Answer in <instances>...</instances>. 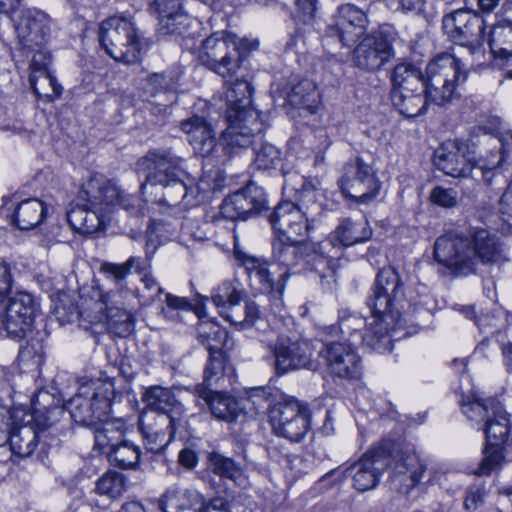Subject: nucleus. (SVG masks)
Segmentation results:
<instances>
[{"label":"nucleus","mask_w":512,"mask_h":512,"mask_svg":"<svg viewBox=\"0 0 512 512\" xmlns=\"http://www.w3.org/2000/svg\"><path fill=\"white\" fill-rule=\"evenodd\" d=\"M379 320V316L374 317V322L370 324L369 328H366V320L361 315L351 312L348 309L339 310L338 314V326H330L327 329L330 333H337L338 330L343 335H347L352 344H362L376 351L372 346L363 340V336L366 334L374 335L376 322Z\"/></svg>","instance_id":"obj_28"},{"label":"nucleus","mask_w":512,"mask_h":512,"mask_svg":"<svg viewBox=\"0 0 512 512\" xmlns=\"http://www.w3.org/2000/svg\"><path fill=\"white\" fill-rule=\"evenodd\" d=\"M462 411L468 417L469 420L476 423H483V425L498 409L501 404L494 398H476L468 402H461Z\"/></svg>","instance_id":"obj_51"},{"label":"nucleus","mask_w":512,"mask_h":512,"mask_svg":"<svg viewBox=\"0 0 512 512\" xmlns=\"http://www.w3.org/2000/svg\"><path fill=\"white\" fill-rule=\"evenodd\" d=\"M485 443L506 448L512 442V425L509 415L500 406L483 425Z\"/></svg>","instance_id":"obj_35"},{"label":"nucleus","mask_w":512,"mask_h":512,"mask_svg":"<svg viewBox=\"0 0 512 512\" xmlns=\"http://www.w3.org/2000/svg\"><path fill=\"white\" fill-rule=\"evenodd\" d=\"M391 98L398 111L408 117H417L424 114L430 101L425 95V89L409 91H391Z\"/></svg>","instance_id":"obj_36"},{"label":"nucleus","mask_w":512,"mask_h":512,"mask_svg":"<svg viewBox=\"0 0 512 512\" xmlns=\"http://www.w3.org/2000/svg\"><path fill=\"white\" fill-rule=\"evenodd\" d=\"M309 244L304 239L275 235L272 241V258L279 265L290 269L306 255Z\"/></svg>","instance_id":"obj_30"},{"label":"nucleus","mask_w":512,"mask_h":512,"mask_svg":"<svg viewBox=\"0 0 512 512\" xmlns=\"http://www.w3.org/2000/svg\"><path fill=\"white\" fill-rule=\"evenodd\" d=\"M37 307L38 304L30 293L18 291L9 299L6 309L15 313L16 317L34 322Z\"/></svg>","instance_id":"obj_55"},{"label":"nucleus","mask_w":512,"mask_h":512,"mask_svg":"<svg viewBox=\"0 0 512 512\" xmlns=\"http://www.w3.org/2000/svg\"><path fill=\"white\" fill-rule=\"evenodd\" d=\"M8 441L13 455L25 458L36 448L38 434L30 426L14 427L10 430Z\"/></svg>","instance_id":"obj_44"},{"label":"nucleus","mask_w":512,"mask_h":512,"mask_svg":"<svg viewBox=\"0 0 512 512\" xmlns=\"http://www.w3.org/2000/svg\"><path fill=\"white\" fill-rule=\"evenodd\" d=\"M392 91L421 90L425 87L422 71L413 63H398L392 72Z\"/></svg>","instance_id":"obj_39"},{"label":"nucleus","mask_w":512,"mask_h":512,"mask_svg":"<svg viewBox=\"0 0 512 512\" xmlns=\"http://www.w3.org/2000/svg\"><path fill=\"white\" fill-rule=\"evenodd\" d=\"M34 322L16 317L15 313L5 309L0 312V335L13 340H22L26 338L33 329Z\"/></svg>","instance_id":"obj_47"},{"label":"nucleus","mask_w":512,"mask_h":512,"mask_svg":"<svg viewBox=\"0 0 512 512\" xmlns=\"http://www.w3.org/2000/svg\"><path fill=\"white\" fill-rule=\"evenodd\" d=\"M467 145L462 141L446 142L434 151L435 166L451 177L464 176L473 171V162L467 158Z\"/></svg>","instance_id":"obj_21"},{"label":"nucleus","mask_w":512,"mask_h":512,"mask_svg":"<svg viewBox=\"0 0 512 512\" xmlns=\"http://www.w3.org/2000/svg\"><path fill=\"white\" fill-rule=\"evenodd\" d=\"M136 201L102 175H94L82 185L76 203L67 211V221L74 231L90 235L101 228L102 213L109 207L133 212Z\"/></svg>","instance_id":"obj_4"},{"label":"nucleus","mask_w":512,"mask_h":512,"mask_svg":"<svg viewBox=\"0 0 512 512\" xmlns=\"http://www.w3.org/2000/svg\"><path fill=\"white\" fill-rule=\"evenodd\" d=\"M245 62L246 55L237 47L221 56L207 69L220 76L224 81H228L233 79L234 76H238L242 71L248 70Z\"/></svg>","instance_id":"obj_42"},{"label":"nucleus","mask_w":512,"mask_h":512,"mask_svg":"<svg viewBox=\"0 0 512 512\" xmlns=\"http://www.w3.org/2000/svg\"><path fill=\"white\" fill-rule=\"evenodd\" d=\"M391 447L389 441L372 446L357 462L341 472L340 480L351 475L354 487L358 491L374 489L379 484L382 473L391 463Z\"/></svg>","instance_id":"obj_8"},{"label":"nucleus","mask_w":512,"mask_h":512,"mask_svg":"<svg viewBox=\"0 0 512 512\" xmlns=\"http://www.w3.org/2000/svg\"><path fill=\"white\" fill-rule=\"evenodd\" d=\"M107 454L115 465L123 469H133L140 461L141 451L132 441L121 440L113 444V448L108 450Z\"/></svg>","instance_id":"obj_48"},{"label":"nucleus","mask_w":512,"mask_h":512,"mask_svg":"<svg viewBox=\"0 0 512 512\" xmlns=\"http://www.w3.org/2000/svg\"><path fill=\"white\" fill-rule=\"evenodd\" d=\"M272 355L277 375H284L300 369L315 370L317 366L312 359L310 344L300 338L279 335L272 348Z\"/></svg>","instance_id":"obj_10"},{"label":"nucleus","mask_w":512,"mask_h":512,"mask_svg":"<svg viewBox=\"0 0 512 512\" xmlns=\"http://www.w3.org/2000/svg\"><path fill=\"white\" fill-rule=\"evenodd\" d=\"M202 495L193 489L169 488L159 499L162 512H200Z\"/></svg>","instance_id":"obj_29"},{"label":"nucleus","mask_w":512,"mask_h":512,"mask_svg":"<svg viewBox=\"0 0 512 512\" xmlns=\"http://www.w3.org/2000/svg\"><path fill=\"white\" fill-rule=\"evenodd\" d=\"M224 84L227 108H232V106L240 108L241 105L250 104L253 88L247 71H242L238 76H234L233 79L224 81Z\"/></svg>","instance_id":"obj_41"},{"label":"nucleus","mask_w":512,"mask_h":512,"mask_svg":"<svg viewBox=\"0 0 512 512\" xmlns=\"http://www.w3.org/2000/svg\"><path fill=\"white\" fill-rule=\"evenodd\" d=\"M180 129L187 135L189 143L196 154L207 157L215 146V132L205 118L193 115L180 122Z\"/></svg>","instance_id":"obj_27"},{"label":"nucleus","mask_w":512,"mask_h":512,"mask_svg":"<svg viewBox=\"0 0 512 512\" xmlns=\"http://www.w3.org/2000/svg\"><path fill=\"white\" fill-rule=\"evenodd\" d=\"M426 470L425 461L415 451H401L394 461L389 477L390 489L408 497L410 492L419 485Z\"/></svg>","instance_id":"obj_13"},{"label":"nucleus","mask_w":512,"mask_h":512,"mask_svg":"<svg viewBox=\"0 0 512 512\" xmlns=\"http://www.w3.org/2000/svg\"><path fill=\"white\" fill-rule=\"evenodd\" d=\"M184 67L178 63L160 73L150 74L144 84V92L150 96L173 94L182 84Z\"/></svg>","instance_id":"obj_31"},{"label":"nucleus","mask_w":512,"mask_h":512,"mask_svg":"<svg viewBox=\"0 0 512 512\" xmlns=\"http://www.w3.org/2000/svg\"><path fill=\"white\" fill-rule=\"evenodd\" d=\"M343 248H346V246L339 243L338 239H333L332 232L326 239L317 244L315 252L319 253L324 258L334 260L341 256Z\"/></svg>","instance_id":"obj_64"},{"label":"nucleus","mask_w":512,"mask_h":512,"mask_svg":"<svg viewBox=\"0 0 512 512\" xmlns=\"http://www.w3.org/2000/svg\"><path fill=\"white\" fill-rule=\"evenodd\" d=\"M46 215L44 203L36 198L18 204L13 214V224L20 230H30L39 225Z\"/></svg>","instance_id":"obj_38"},{"label":"nucleus","mask_w":512,"mask_h":512,"mask_svg":"<svg viewBox=\"0 0 512 512\" xmlns=\"http://www.w3.org/2000/svg\"><path fill=\"white\" fill-rule=\"evenodd\" d=\"M127 490L126 477L116 471H108L96 482L94 491L112 500L120 498Z\"/></svg>","instance_id":"obj_53"},{"label":"nucleus","mask_w":512,"mask_h":512,"mask_svg":"<svg viewBox=\"0 0 512 512\" xmlns=\"http://www.w3.org/2000/svg\"><path fill=\"white\" fill-rule=\"evenodd\" d=\"M460 83H445L425 85V95L428 97L430 103L438 106L450 103L453 99L459 96L457 88Z\"/></svg>","instance_id":"obj_56"},{"label":"nucleus","mask_w":512,"mask_h":512,"mask_svg":"<svg viewBox=\"0 0 512 512\" xmlns=\"http://www.w3.org/2000/svg\"><path fill=\"white\" fill-rule=\"evenodd\" d=\"M29 69V83L34 93L39 97L52 99L60 95L61 86L48 70L51 62L50 53L42 46L34 47Z\"/></svg>","instance_id":"obj_20"},{"label":"nucleus","mask_w":512,"mask_h":512,"mask_svg":"<svg viewBox=\"0 0 512 512\" xmlns=\"http://www.w3.org/2000/svg\"><path fill=\"white\" fill-rule=\"evenodd\" d=\"M319 98L316 85L307 79L300 81L288 94V102L291 106L305 109L311 114L315 113Z\"/></svg>","instance_id":"obj_45"},{"label":"nucleus","mask_w":512,"mask_h":512,"mask_svg":"<svg viewBox=\"0 0 512 512\" xmlns=\"http://www.w3.org/2000/svg\"><path fill=\"white\" fill-rule=\"evenodd\" d=\"M121 433L118 431L112 423H105L102 427L96 428L94 434L95 445L99 449L113 448V444L118 443Z\"/></svg>","instance_id":"obj_60"},{"label":"nucleus","mask_w":512,"mask_h":512,"mask_svg":"<svg viewBox=\"0 0 512 512\" xmlns=\"http://www.w3.org/2000/svg\"><path fill=\"white\" fill-rule=\"evenodd\" d=\"M250 281L258 285V290L262 293H272L274 291V280L271 276L267 264L259 259L247 256L243 259Z\"/></svg>","instance_id":"obj_50"},{"label":"nucleus","mask_w":512,"mask_h":512,"mask_svg":"<svg viewBox=\"0 0 512 512\" xmlns=\"http://www.w3.org/2000/svg\"><path fill=\"white\" fill-rule=\"evenodd\" d=\"M113 395V385L110 382L90 381L80 386L79 391L65 403L64 409L75 423L83 426L95 425L106 418Z\"/></svg>","instance_id":"obj_6"},{"label":"nucleus","mask_w":512,"mask_h":512,"mask_svg":"<svg viewBox=\"0 0 512 512\" xmlns=\"http://www.w3.org/2000/svg\"><path fill=\"white\" fill-rule=\"evenodd\" d=\"M192 309L191 302L185 297L166 294V307L162 308L163 316L170 320H175L178 316L174 311H190Z\"/></svg>","instance_id":"obj_62"},{"label":"nucleus","mask_w":512,"mask_h":512,"mask_svg":"<svg viewBox=\"0 0 512 512\" xmlns=\"http://www.w3.org/2000/svg\"><path fill=\"white\" fill-rule=\"evenodd\" d=\"M236 300L228 303L225 308L219 311V314L235 326L248 328L255 324L260 318L258 305L251 300Z\"/></svg>","instance_id":"obj_37"},{"label":"nucleus","mask_w":512,"mask_h":512,"mask_svg":"<svg viewBox=\"0 0 512 512\" xmlns=\"http://www.w3.org/2000/svg\"><path fill=\"white\" fill-rule=\"evenodd\" d=\"M310 214L294 205L292 201H282L269 216L275 235L304 239L312 226Z\"/></svg>","instance_id":"obj_14"},{"label":"nucleus","mask_w":512,"mask_h":512,"mask_svg":"<svg viewBox=\"0 0 512 512\" xmlns=\"http://www.w3.org/2000/svg\"><path fill=\"white\" fill-rule=\"evenodd\" d=\"M255 135L251 132L241 129L235 123H228L227 128L221 135V144L224 153L228 157L238 154L242 149L248 148L253 141Z\"/></svg>","instance_id":"obj_46"},{"label":"nucleus","mask_w":512,"mask_h":512,"mask_svg":"<svg viewBox=\"0 0 512 512\" xmlns=\"http://www.w3.org/2000/svg\"><path fill=\"white\" fill-rule=\"evenodd\" d=\"M19 43L27 49L42 46L49 37L51 20L49 16L37 9L22 12L15 27Z\"/></svg>","instance_id":"obj_18"},{"label":"nucleus","mask_w":512,"mask_h":512,"mask_svg":"<svg viewBox=\"0 0 512 512\" xmlns=\"http://www.w3.org/2000/svg\"><path fill=\"white\" fill-rule=\"evenodd\" d=\"M369 20L366 13L353 4L341 5L337 10L336 26L330 27L331 35H337L343 46H351L364 35Z\"/></svg>","instance_id":"obj_19"},{"label":"nucleus","mask_w":512,"mask_h":512,"mask_svg":"<svg viewBox=\"0 0 512 512\" xmlns=\"http://www.w3.org/2000/svg\"><path fill=\"white\" fill-rule=\"evenodd\" d=\"M208 463L212 472L221 478L236 482L244 475V468L240 463L219 452L210 453Z\"/></svg>","instance_id":"obj_52"},{"label":"nucleus","mask_w":512,"mask_h":512,"mask_svg":"<svg viewBox=\"0 0 512 512\" xmlns=\"http://www.w3.org/2000/svg\"><path fill=\"white\" fill-rule=\"evenodd\" d=\"M405 300V286L395 268L384 267L376 275L373 293L367 301L376 322L374 335L366 334L363 340L376 352H390L397 330L403 327L400 309Z\"/></svg>","instance_id":"obj_3"},{"label":"nucleus","mask_w":512,"mask_h":512,"mask_svg":"<svg viewBox=\"0 0 512 512\" xmlns=\"http://www.w3.org/2000/svg\"><path fill=\"white\" fill-rule=\"evenodd\" d=\"M142 288L137 289V296L144 305L154 302L163 293L159 283L148 273L141 278Z\"/></svg>","instance_id":"obj_59"},{"label":"nucleus","mask_w":512,"mask_h":512,"mask_svg":"<svg viewBox=\"0 0 512 512\" xmlns=\"http://www.w3.org/2000/svg\"><path fill=\"white\" fill-rule=\"evenodd\" d=\"M468 72L460 59L450 53L435 56L426 66L425 85L462 83L467 80Z\"/></svg>","instance_id":"obj_23"},{"label":"nucleus","mask_w":512,"mask_h":512,"mask_svg":"<svg viewBox=\"0 0 512 512\" xmlns=\"http://www.w3.org/2000/svg\"><path fill=\"white\" fill-rule=\"evenodd\" d=\"M184 159L171 148H153L137 161V170L145 175L140 186L142 195H154V203L168 209L182 211L195 198L181 180Z\"/></svg>","instance_id":"obj_1"},{"label":"nucleus","mask_w":512,"mask_h":512,"mask_svg":"<svg viewBox=\"0 0 512 512\" xmlns=\"http://www.w3.org/2000/svg\"><path fill=\"white\" fill-rule=\"evenodd\" d=\"M372 234V228L366 218H345L333 231V239H338L339 243L350 247L368 241Z\"/></svg>","instance_id":"obj_34"},{"label":"nucleus","mask_w":512,"mask_h":512,"mask_svg":"<svg viewBox=\"0 0 512 512\" xmlns=\"http://www.w3.org/2000/svg\"><path fill=\"white\" fill-rule=\"evenodd\" d=\"M351 344L327 341L320 354L325 358L330 372L344 379H358L362 373L361 359Z\"/></svg>","instance_id":"obj_17"},{"label":"nucleus","mask_w":512,"mask_h":512,"mask_svg":"<svg viewBox=\"0 0 512 512\" xmlns=\"http://www.w3.org/2000/svg\"><path fill=\"white\" fill-rule=\"evenodd\" d=\"M237 47H239V44L235 36H230L225 32H217L203 40L198 58L201 64L208 68L221 56Z\"/></svg>","instance_id":"obj_32"},{"label":"nucleus","mask_w":512,"mask_h":512,"mask_svg":"<svg viewBox=\"0 0 512 512\" xmlns=\"http://www.w3.org/2000/svg\"><path fill=\"white\" fill-rule=\"evenodd\" d=\"M307 406L291 396H282L269 411L273 432L291 442L301 441L310 429Z\"/></svg>","instance_id":"obj_7"},{"label":"nucleus","mask_w":512,"mask_h":512,"mask_svg":"<svg viewBox=\"0 0 512 512\" xmlns=\"http://www.w3.org/2000/svg\"><path fill=\"white\" fill-rule=\"evenodd\" d=\"M487 489L485 483H475L466 490L464 508L468 511H476L485 503Z\"/></svg>","instance_id":"obj_61"},{"label":"nucleus","mask_w":512,"mask_h":512,"mask_svg":"<svg viewBox=\"0 0 512 512\" xmlns=\"http://www.w3.org/2000/svg\"><path fill=\"white\" fill-rule=\"evenodd\" d=\"M489 46L495 57L507 59L512 56V20L503 19L492 27Z\"/></svg>","instance_id":"obj_43"},{"label":"nucleus","mask_w":512,"mask_h":512,"mask_svg":"<svg viewBox=\"0 0 512 512\" xmlns=\"http://www.w3.org/2000/svg\"><path fill=\"white\" fill-rule=\"evenodd\" d=\"M280 151L279 149L270 144L264 143L255 150L254 165L259 170L274 169L279 164Z\"/></svg>","instance_id":"obj_58"},{"label":"nucleus","mask_w":512,"mask_h":512,"mask_svg":"<svg viewBox=\"0 0 512 512\" xmlns=\"http://www.w3.org/2000/svg\"><path fill=\"white\" fill-rule=\"evenodd\" d=\"M181 426H172L166 415L144 413L139 420L145 447L152 453L161 452Z\"/></svg>","instance_id":"obj_22"},{"label":"nucleus","mask_w":512,"mask_h":512,"mask_svg":"<svg viewBox=\"0 0 512 512\" xmlns=\"http://www.w3.org/2000/svg\"><path fill=\"white\" fill-rule=\"evenodd\" d=\"M142 400L155 415H166L172 426H182L184 423L185 408L170 389L152 386L146 389Z\"/></svg>","instance_id":"obj_24"},{"label":"nucleus","mask_w":512,"mask_h":512,"mask_svg":"<svg viewBox=\"0 0 512 512\" xmlns=\"http://www.w3.org/2000/svg\"><path fill=\"white\" fill-rule=\"evenodd\" d=\"M310 214L294 205L292 201H282L269 216L275 235L304 239L312 226Z\"/></svg>","instance_id":"obj_15"},{"label":"nucleus","mask_w":512,"mask_h":512,"mask_svg":"<svg viewBox=\"0 0 512 512\" xmlns=\"http://www.w3.org/2000/svg\"><path fill=\"white\" fill-rule=\"evenodd\" d=\"M196 389L199 396L208 404L215 418L227 422H232L237 418L241 409L236 399L227 394L216 393L212 389L202 386H197Z\"/></svg>","instance_id":"obj_33"},{"label":"nucleus","mask_w":512,"mask_h":512,"mask_svg":"<svg viewBox=\"0 0 512 512\" xmlns=\"http://www.w3.org/2000/svg\"><path fill=\"white\" fill-rule=\"evenodd\" d=\"M103 302L106 303L108 329L119 337L130 335L134 329L133 315L123 307L110 306L106 299Z\"/></svg>","instance_id":"obj_49"},{"label":"nucleus","mask_w":512,"mask_h":512,"mask_svg":"<svg viewBox=\"0 0 512 512\" xmlns=\"http://www.w3.org/2000/svg\"><path fill=\"white\" fill-rule=\"evenodd\" d=\"M505 449L504 447L485 443L483 458L474 474L476 476H490L492 473L499 471L506 462Z\"/></svg>","instance_id":"obj_54"},{"label":"nucleus","mask_w":512,"mask_h":512,"mask_svg":"<svg viewBox=\"0 0 512 512\" xmlns=\"http://www.w3.org/2000/svg\"><path fill=\"white\" fill-rule=\"evenodd\" d=\"M227 123H235L241 129L251 132L253 135L261 134L266 124L259 111L249 105H241L240 108L232 106L226 110Z\"/></svg>","instance_id":"obj_40"},{"label":"nucleus","mask_w":512,"mask_h":512,"mask_svg":"<svg viewBox=\"0 0 512 512\" xmlns=\"http://www.w3.org/2000/svg\"><path fill=\"white\" fill-rule=\"evenodd\" d=\"M435 260L455 276L475 272L476 259L484 264H496L504 259L498 237L484 228H473L468 236L448 233L434 244Z\"/></svg>","instance_id":"obj_2"},{"label":"nucleus","mask_w":512,"mask_h":512,"mask_svg":"<svg viewBox=\"0 0 512 512\" xmlns=\"http://www.w3.org/2000/svg\"><path fill=\"white\" fill-rule=\"evenodd\" d=\"M43 348L42 345L36 340H31L22 346L18 353L19 361L23 363H29L38 366L42 362Z\"/></svg>","instance_id":"obj_63"},{"label":"nucleus","mask_w":512,"mask_h":512,"mask_svg":"<svg viewBox=\"0 0 512 512\" xmlns=\"http://www.w3.org/2000/svg\"><path fill=\"white\" fill-rule=\"evenodd\" d=\"M99 41L108 55L125 64L138 62L145 46L132 19L124 16L104 20L99 27Z\"/></svg>","instance_id":"obj_5"},{"label":"nucleus","mask_w":512,"mask_h":512,"mask_svg":"<svg viewBox=\"0 0 512 512\" xmlns=\"http://www.w3.org/2000/svg\"><path fill=\"white\" fill-rule=\"evenodd\" d=\"M393 57L392 38L386 26L366 35L353 52L354 64L367 71L379 70Z\"/></svg>","instance_id":"obj_11"},{"label":"nucleus","mask_w":512,"mask_h":512,"mask_svg":"<svg viewBox=\"0 0 512 512\" xmlns=\"http://www.w3.org/2000/svg\"><path fill=\"white\" fill-rule=\"evenodd\" d=\"M199 337L209 352V361L204 370V383L201 386L210 389L224 375L226 359L221 350L220 338L226 337V333L218 327H212L208 333H201Z\"/></svg>","instance_id":"obj_25"},{"label":"nucleus","mask_w":512,"mask_h":512,"mask_svg":"<svg viewBox=\"0 0 512 512\" xmlns=\"http://www.w3.org/2000/svg\"><path fill=\"white\" fill-rule=\"evenodd\" d=\"M339 185L345 196L359 204L373 201L380 189L374 170L361 158L346 164Z\"/></svg>","instance_id":"obj_9"},{"label":"nucleus","mask_w":512,"mask_h":512,"mask_svg":"<svg viewBox=\"0 0 512 512\" xmlns=\"http://www.w3.org/2000/svg\"><path fill=\"white\" fill-rule=\"evenodd\" d=\"M442 26L451 41L468 46L482 39L484 21L479 15L460 9L444 16Z\"/></svg>","instance_id":"obj_16"},{"label":"nucleus","mask_w":512,"mask_h":512,"mask_svg":"<svg viewBox=\"0 0 512 512\" xmlns=\"http://www.w3.org/2000/svg\"><path fill=\"white\" fill-rule=\"evenodd\" d=\"M266 204L263 188L255 183H249L223 200L220 214L230 221L246 220L265 209Z\"/></svg>","instance_id":"obj_12"},{"label":"nucleus","mask_w":512,"mask_h":512,"mask_svg":"<svg viewBox=\"0 0 512 512\" xmlns=\"http://www.w3.org/2000/svg\"><path fill=\"white\" fill-rule=\"evenodd\" d=\"M150 11L157 15L160 30L165 34H182L190 26L191 17L181 0H154Z\"/></svg>","instance_id":"obj_26"},{"label":"nucleus","mask_w":512,"mask_h":512,"mask_svg":"<svg viewBox=\"0 0 512 512\" xmlns=\"http://www.w3.org/2000/svg\"><path fill=\"white\" fill-rule=\"evenodd\" d=\"M243 291L237 289L232 282L225 281L213 290L211 301L218 312L225 306L236 300H243Z\"/></svg>","instance_id":"obj_57"}]
</instances>
